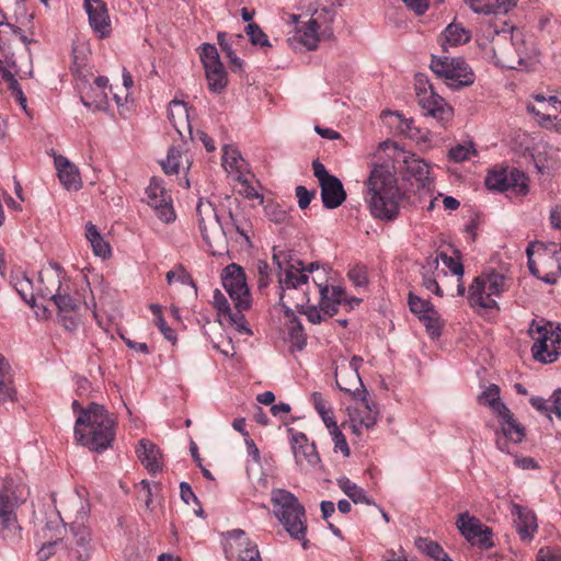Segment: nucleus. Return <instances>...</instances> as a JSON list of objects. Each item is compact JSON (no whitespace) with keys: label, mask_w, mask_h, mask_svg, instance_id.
<instances>
[{"label":"nucleus","mask_w":561,"mask_h":561,"mask_svg":"<svg viewBox=\"0 0 561 561\" xmlns=\"http://www.w3.org/2000/svg\"><path fill=\"white\" fill-rule=\"evenodd\" d=\"M273 261L278 267V283L282 291V298L289 290H301L302 297L296 302L299 313L305 314L309 322L321 323L327 318L333 317L339 311V306L345 301V291L340 286L319 284L313 280L319 289V306L311 305L309 298V275L318 265L310 263L308 266L290 252L273 249Z\"/></svg>","instance_id":"nucleus-1"},{"label":"nucleus","mask_w":561,"mask_h":561,"mask_svg":"<svg viewBox=\"0 0 561 561\" xmlns=\"http://www.w3.org/2000/svg\"><path fill=\"white\" fill-rule=\"evenodd\" d=\"M71 407L77 414L73 427L76 442L95 453L107 449L115 437V421L107 410L96 403L81 408L77 400Z\"/></svg>","instance_id":"nucleus-2"},{"label":"nucleus","mask_w":561,"mask_h":561,"mask_svg":"<svg viewBox=\"0 0 561 561\" xmlns=\"http://www.w3.org/2000/svg\"><path fill=\"white\" fill-rule=\"evenodd\" d=\"M368 204L374 218L393 221L400 214L402 193L394 174L386 167H375L367 181Z\"/></svg>","instance_id":"nucleus-3"},{"label":"nucleus","mask_w":561,"mask_h":561,"mask_svg":"<svg viewBox=\"0 0 561 561\" xmlns=\"http://www.w3.org/2000/svg\"><path fill=\"white\" fill-rule=\"evenodd\" d=\"M513 280L494 270L483 272L472 280L468 289V304L479 314H497L496 298L510 290Z\"/></svg>","instance_id":"nucleus-4"},{"label":"nucleus","mask_w":561,"mask_h":561,"mask_svg":"<svg viewBox=\"0 0 561 561\" xmlns=\"http://www.w3.org/2000/svg\"><path fill=\"white\" fill-rule=\"evenodd\" d=\"M27 490L22 483L7 479L0 490V527L2 536L10 542L22 539V527L18 520V510L26 502Z\"/></svg>","instance_id":"nucleus-5"},{"label":"nucleus","mask_w":561,"mask_h":561,"mask_svg":"<svg viewBox=\"0 0 561 561\" xmlns=\"http://www.w3.org/2000/svg\"><path fill=\"white\" fill-rule=\"evenodd\" d=\"M271 501L274 514L291 538L302 541L304 549L308 548L306 540V511L298 499L289 491L276 489L272 491Z\"/></svg>","instance_id":"nucleus-6"},{"label":"nucleus","mask_w":561,"mask_h":561,"mask_svg":"<svg viewBox=\"0 0 561 561\" xmlns=\"http://www.w3.org/2000/svg\"><path fill=\"white\" fill-rule=\"evenodd\" d=\"M145 194L147 224L153 231L159 232L160 225L168 226L176 220L172 193L165 187L162 179L153 176Z\"/></svg>","instance_id":"nucleus-7"},{"label":"nucleus","mask_w":561,"mask_h":561,"mask_svg":"<svg viewBox=\"0 0 561 561\" xmlns=\"http://www.w3.org/2000/svg\"><path fill=\"white\" fill-rule=\"evenodd\" d=\"M528 268L547 284L557 283L561 276V244L536 241L526 249Z\"/></svg>","instance_id":"nucleus-8"},{"label":"nucleus","mask_w":561,"mask_h":561,"mask_svg":"<svg viewBox=\"0 0 561 561\" xmlns=\"http://www.w3.org/2000/svg\"><path fill=\"white\" fill-rule=\"evenodd\" d=\"M528 333L534 341L531 353L536 360L549 364L558 359L561 353V330L559 328L551 322L539 324L533 321Z\"/></svg>","instance_id":"nucleus-9"},{"label":"nucleus","mask_w":561,"mask_h":561,"mask_svg":"<svg viewBox=\"0 0 561 561\" xmlns=\"http://www.w3.org/2000/svg\"><path fill=\"white\" fill-rule=\"evenodd\" d=\"M431 69L454 90L470 87L476 80L474 72L462 58L432 56Z\"/></svg>","instance_id":"nucleus-10"},{"label":"nucleus","mask_w":561,"mask_h":561,"mask_svg":"<svg viewBox=\"0 0 561 561\" xmlns=\"http://www.w3.org/2000/svg\"><path fill=\"white\" fill-rule=\"evenodd\" d=\"M85 515V512L80 513L69 526L71 537L68 538V556L73 561H89L95 551L91 530L83 520Z\"/></svg>","instance_id":"nucleus-11"},{"label":"nucleus","mask_w":561,"mask_h":561,"mask_svg":"<svg viewBox=\"0 0 561 561\" xmlns=\"http://www.w3.org/2000/svg\"><path fill=\"white\" fill-rule=\"evenodd\" d=\"M528 178L523 171L512 169H494L485 178L489 190L511 192L515 195H526L528 192Z\"/></svg>","instance_id":"nucleus-12"},{"label":"nucleus","mask_w":561,"mask_h":561,"mask_svg":"<svg viewBox=\"0 0 561 561\" xmlns=\"http://www.w3.org/2000/svg\"><path fill=\"white\" fill-rule=\"evenodd\" d=\"M207 85L213 93H221L228 84V76L215 45L204 44L201 51Z\"/></svg>","instance_id":"nucleus-13"},{"label":"nucleus","mask_w":561,"mask_h":561,"mask_svg":"<svg viewBox=\"0 0 561 561\" xmlns=\"http://www.w3.org/2000/svg\"><path fill=\"white\" fill-rule=\"evenodd\" d=\"M222 286L233 304L241 308L251 307V295L242 267L234 263L229 264L222 273Z\"/></svg>","instance_id":"nucleus-14"},{"label":"nucleus","mask_w":561,"mask_h":561,"mask_svg":"<svg viewBox=\"0 0 561 561\" xmlns=\"http://www.w3.org/2000/svg\"><path fill=\"white\" fill-rule=\"evenodd\" d=\"M225 553L229 561H262L257 545L242 529L228 533Z\"/></svg>","instance_id":"nucleus-15"},{"label":"nucleus","mask_w":561,"mask_h":561,"mask_svg":"<svg viewBox=\"0 0 561 561\" xmlns=\"http://www.w3.org/2000/svg\"><path fill=\"white\" fill-rule=\"evenodd\" d=\"M457 527L472 546H477L481 550L493 547L491 529L482 525L478 518L470 516L468 512L458 516Z\"/></svg>","instance_id":"nucleus-16"},{"label":"nucleus","mask_w":561,"mask_h":561,"mask_svg":"<svg viewBox=\"0 0 561 561\" xmlns=\"http://www.w3.org/2000/svg\"><path fill=\"white\" fill-rule=\"evenodd\" d=\"M196 216L202 237L207 245L213 249V242L221 239L225 233L216 209L209 202H199L196 207Z\"/></svg>","instance_id":"nucleus-17"},{"label":"nucleus","mask_w":561,"mask_h":561,"mask_svg":"<svg viewBox=\"0 0 561 561\" xmlns=\"http://www.w3.org/2000/svg\"><path fill=\"white\" fill-rule=\"evenodd\" d=\"M417 101L423 108L425 115L436 119L442 125H445L453 117V107L447 102L434 92L433 87L421 89L419 88Z\"/></svg>","instance_id":"nucleus-18"},{"label":"nucleus","mask_w":561,"mask_h":561,"mask_svg":"<svg viewBox=\"0 0 561 561\" xmlns=\"http://www.w3.org/2000/svg\"><path fill=\"white\" fill-rule=\"evenodd\" d=\"M501 433L496 432V447L503 453H510L508 440L515 444L520 443L525 437L524 426L517 422L511 410L500 413Z\"/></svg>","instance_id":"nucleus-19"},{"label":"nucleus","mask_w":561,"mask_h":561,"mask_svg":"<svg viewBox=\"0 0 561 561\" xmlns=\"http://www.w3.org/2000/svg\"><path fill=\"white\" fill-rule=\"evenodd\" d=\"M89 18V24L100 37H106L111 32V22L106 4L102 0H83Z\"/></svg>","instance_id":"nucleus-20"},{"label":"nucleus","mask_w":561,"mask_h":561,"mask_svg":"<svg viewBox=\"0 0 561 561\" xmlns=\"http://www.w3.org/2000/svg\"><path fill=\"white\" fill-rule=\"evenodd\" d=\"M53 157L60 184L67 191H79L82 187V180L78 167L68 158L56 152L53 153Z\"/></svg>","instance_id":"nucleus-21"},{"label":"nucleus","mask_w":561,"mask_h":561,"mask_svg":"<svg viewBox=\"0 0 561 561\" xmlns=\"http://www.w3.org/2000/svg\"><path fill=\"white\" fill-rule=\"evenodd\" d=\"M39 280L43 287L39 289L43 297H49L64 289L70 279L67 277L62 267L57 263H50L47 267L39 272Z\"/></svg>","instance_id":"nucleus-22"},{"label":"nucleus","mask_w":561,"mask_h":561,"mask_svg":"<svg viewBox=\"0 0 561 561\" xmlns=\"http://www.w3.org/2000/svg\"><path fill=\"white\" fill-rule=\"evenodd\" d=\"M511 514L515 516L514 523L520 539H533L538 529L537 517L534 511L517 503H512Z\"/></svg>","instance_id":"nucleus-23"},{"label":"nucleus","mask_w":561,"mask_h":561,"mask_svg":"<svg viewBox=\"0 0 561 561\" xmlns=\"http://www.w3.org/2000/svg\"><path fill=\"white\" fill-rule=\"evenodd\" d=\"M319 185L321 190V199L325 208H337L346 199V193L343 184L336 176Z\"/></svg>","instance_id":"nucleus-24"},{"label":"nucleus","mask_w":561,"mask_h":561,"mask_svg":"<svg viewBox=\"0 0 561 561\" xmlns=\"http://www.w3.org/2000/svg\"><path fill=\"white\" fill-rule=\"evenodd\" d=\"M476 13L506 15L516 7L517 0H465Z\"/></svg>","instance_id":"nucleus-25"},{"label":"nucleus","mask_w":561,"mask_h":561,"mask_svg":"<svg viewBox=\"0 0 561 561\" xmlns=\"http://www.w3.org/2000/svg\"><path fill=\"white\" fill-rule=\"evenodd\" d=\"M335 382L341 391L352 393L354 397L360 396L365 392V390H359L364 385L358 371H355V369L337 367L335 371Z\"/></svg>","instance_id":"nucleus-26"},{"label":"nucleus","mask_w":561,"mask_h":561,"mask_svg":"<svg viewBox=\"0 0 561 561\" xmlns=\"http://www.w3.org/2000/svg\"><path fill=\"white\" fill-rule=\"evenodd\" d=\"M535 100L537 101L538 106L528 104L527 110L541 117L543 121H549L551 118L557 119L558 115L561 114V100L558 98L550 96L546 99L543 95H536Z\"/></svg>","instance_id":"nucleus-27"},{"label":"nucleus","mask_w":561,"mask_h":561,"mask_svg":"<svg viewBox=\"0 0 561 561\" xmlns=\"http://www.w3.org/2000/svg\"><path fill=\"white\" fill-rule=\"evenodd\" d=\"M142 465L150 474L161 472L164 467L163 455L152 442L142 439Z\"/></svg>","instance_id":"nucleus-28"},{"label":"nucleus","mask_w":561,"mask_h":561,"mask_svg":"<svg viewBox=\"0 0 561 561\" xmlns=\"http://www.w3.org/2000/svg\"><path fill=\"white\" fill-rule=\"evenodd\" d=\"M84 230L85 239L89 241L94 255L103 260L108 259L112 254L111 245L100 233L98 227L91 221H88Z\"/></svg>","instance_id":"nucleus-29"},{"label":"nucleus","mask_w":561,"mask_h":561,"mask_svg":"<svg viewBox=\"0 0 561 561\" xmlns=\"http://www.w3.org/2000/svg\"><path fill=\"white\" fill-rule=\"evenodd\" d=\"M10 283L25 302L31 307H35L33 283L24 271L20 268L13 270Z\"/></svg>","instance_id":"nucleus-30"},{"label":"nucleus","mask_w":561,"mask_h":561,"mask_svg":"<svg viewBox=\"0 0 561 561\" xmlns=\"http://www.w3.org/2000/svg\"><path fill=\"white\" fill-rule=\"evenodd\" d=\"M285 317L287 318V331L289 341L296 350H302L307 343V335L304 332V327L300 320L295 316V312L289 308L285 307Z\"/></svg>","instance_id":"nucleus-31"},{"label":"nucleus","mask_w":561,"mask_h":561,"mask_svg":"<svg viewBox=\"0 0 561 561\" xmlns=\"http://www.w3.org/2000/svg\"><path fill=\"white\" fill-rule=\"evenodd\" d=\"M470 39V32L466 30L460 23H450L442 34V46L447 50L446 46L456 47L468 43Z\"/></svg>","instance_id":"nucleus-32"},{"label":"nucleus","mask_w":561,"mask_h":561,"mask_svg":"<svg viewBox=\"0 0 561 561\" xmlns=\"http://www.w3.org/2000/svg\"><path fill=\"white\" fill-rule=\"evenodd\" d=\"M169 121L180 135H182V128L184 127H186L190 134H192L191 125L188 123V112L185 103L178 100L170 102Z\"/></svg>","instance_id":"nucleus-33"},{"label":"nucleus","mask_w":561,"mask_h":561,"mask_svg":"<svg viewBox=\"0 0 561 561\" xmlns=\"http://www.w3.org/2000/svg\"><path fill=\"white\" fill-rule=\"evenodd\" d=\"M359 425H364L366 430L373 428L378 422L379 412L375 403H369L364 397L359 407H357L353 414H351Z\"/></svg>","instance_id":"nucleus-34"},{"label":"nucleus","mask_w":561,"mask_h":561,"mask_svg":"<svg viewBox=\"0 0 561 561\" xmlns=\"http://www.w3.org/2000/svg\"><path fill=\"white\" fill-rule=\"evenodd\" d=\"M321 25L318 23L317 19H310L304 28H300L296 33V38L307 49L312 50L316 49L318 43L321 38V34L319 30Z\"/></svg>","instance_id":"nucleus-35"},{"label":"nucleus","mask_w":561,"mask_h":561,"mask_svg":"<svg viewBox=\"0 0 561 561\" xmlns=\"http://www.w3.org/2000/svg\"><path fill=\"white\" fill-rule=\"evenodd\" d=\"M184 161L188 160L184 157L183 146H173L169 149L167 160L162 163V169L167 174H178L181 168H184Z\"/></svg>","instance_id":"nucleus-36"},{"label":"nucleus","mask_w":561,"mask_h":561,"mask_svg":"<svg viewBox=\"0 0 561 561\" xmlns=\"http://www.w3.org/2000/svg\"><path fill=\"white\" fill-rule=\"evenodd\" d=\"M407 174L421 184L426 186L430 181V165L422 159L411 158L405 160Z\"/></svg>","instance_id":"nucleus-37"},{"label":"nucleus","mask_w":561,"mask_h":561,"mask_svg":"<svg viewBox=\"0 0 561 561\" xmlns=\"http://www.w3.org/2000/svg\"><path fill=\"white\" fill-rule=\"evenodd\" d=\"M339 488L355 503L370 505L373 501L366 495L365 491L352 482L348 478L342 477L336 480Z\"/></svg>","instance_id":"nucleus-38"},{"label":"nucleus","mask_w":561,"mask_h":561,"mask_svg":"<svg viewBox=\"0 0 561 561\" xmlns=\"http://www.w3.org/2000/svg\"><path fill=\"white\" fill-rule=\"evenodd\" d=\"M148 309L152 314V323L168 341L174 342L176 340V335L174 330L165 322L164 308L159 304H149Z\"/></svg>","instance_id":"nucleus-39"},{"label":"nucleus","mask_w":561,"mask_h":561,"mask_svg":"<svg viewBox=\"0 0 561 561\" xmlns=\"http://www.w3.org/2000/svg\"><path fill=\"white\" fill-rule=\"evenodd\" d=\"M479 402L489 405L496 415L507 411V407L500 400V388L496 385L488 387L479 396Z\"/></svg>","instance_id":"nucleus-40"},{"label":"nucleus","mask_w":561,"mask_h":561,"mask_svg":"<svg viewBox=\"0 0 561 561\" xmlns=\"http://www.w3.org/2000/svg\"><path fill=\"white\" fill-rule=\"evenodd\" d=\"M248 309L249 308H241L234 304V309L231 308L230 310L226 311L220 320L233 327L240 333L250 334L251 331L247 327V320L243 314V311Z\"/></svg>","instance_id":"nucleus-41"},{"label":"nucleus","mask_w":561,"mask_h":561,"mask_svg":"<svg viewBox=\"0 0 561 561\" xmlns=\"http://www.w3.org/2000/svg\"><path fill=\"white\" fill-rule=\"evenodd\" d=\"M70 283H67L64 289L55 293L51 298H49L54 301L60 312H71L77 309V301L70 295Z\"/></svg>","instance_id":"nucleus-42"},{"label":"nucleus","mask_w":561,"mask_h":561,"mask_svg":"<svg viewBox=\"0 0 561 561\" xmlns=\"http://www.w3.org/2000/svg\"><path fill=\"white\" fill-rule=\"evenodd\" d=\"M221 160L225 170L237 171L241 173L243 159L236 147L230 145L224 146Z\"/></svg>","instance_id":"nucleus-43"},{"label":"nucleus","mask_w":561,"mask_h":561,"mask_svg":"<svg viewBox=\"0 0 561 561\" xmlns=\"http://www.w3.org/2000/svg\"><path fill=\"white\" fill-rule=\"evenodd\" d=\"M294 455L297 463L299 465L306 462L307 465L314 467L320 462V456L313 443L305 444V446H295Z\"/></svg>","instance_id":"nucleus-44"},{"label":"nucleus","mask_w":561,"mask_h":561,"mask_svg":"<svg viewBox=\"0 0 561 561\" xmlns=\"http://www.w3.org/2000/svg\"><path fill=\"white\" fill-rule=\"evenodd\" d=\"M477 149L471 141H465L451 147L448 151L449 160L460 163L470 160L477 156Z\"/></svg>","instance_id":"nucleus-45"},{"label":"nucleus","mask_w":561,"mask_h":561,"mask_svg":"<svg viewBox=\"0 0 561 561\" xmlns=\"http://www.w3.org/2000/svg\"><path fill=\"white\" fill-rule=\"evenodd\" d=\"M142 490L147 491L146 506L148 510L157 513H162L163 497L159 494L160 485L153 484L152 486L146 480L141 481Z\"/></svg>","instance_id":"nucleus-46"},{"label":"nucleus","mask_w":561,"mask_h":561,"mask_svg":"<svg viewBox=\"0 0 561 561\" xmlns=\"http://www.w3.org/2000/svg\"><path fill=\"white\" fill-rule=\"evenodd\" d=\"M420 551L435 559L436 561H451L444 549L437 543L428 539L420 538L416 541Z\"/></svg>","instance_id":"nucleus-47"},{"label":"nucleus","mask_w":561,"mask_h":561,"mask_svg":"<svg viewBox=\"0 0 561 561\" xmlns=\"http://www.w3.org/2000/svg\"><path fill=\"white\" fill-rule=\"evenodd\" d=\"M420 321L424 324L426 332L432 339L440 336L444 321L435 308L431 309L430 313H426Z\"/></svg>","instance_id":"nucleus-48"},{"label":"nucleus","mask_w":561,"mask_h":561,"mask_svg":"<svg viewBox=\"0 0 561 561\" xmlns=\"http://www.w3.org/2000/svg\"><path fill=\"white\" fill-rule=\"evenodd\" d=\"M18 38L20 42H22L26 47L32 43V39H30L22 31L21 28L14 26L11 23L0 22V45L5 44L11 38Z\"/></svg>","instance_id":"nucleus-49"},{"label":"nucleus","mask_w":561,"mask_h":561,"mask_svg":"<svg viewBox=\"0 0 561 561\" xmlns=\"http://www.w3.org/2000/svg\"><path fill=\"white\" fill-rule=\"evenodd\" d=\"M438 267V256L435 259L428 261L427 266L422 267V279H423V286L430 290L436 294L437 296H443V290L440 289L437 280L433 275L431 274L433 268Z\"/></svg>","instance_id":"nucleus-50"},{"label":"nucleus","mask_w":561,"mask_h":561,"mask_svg":"<svg viewBox=\"0 0 561 561\" xmlns=\"http://www.w3.org/2000/svg\"><path fill=\"white\" fill-rule=\"evenodd\" d=\"M311 402L316 411L321 416L323 423L325 425L335 421L332 409L327 404V400L323 398L322 393L313 392L311 394Z\"/></svg>","instance_id":"nucleus-51"},{"label":"nucleus","mask_w":561,"mask_h":561,"mask_svg":"<svg viewBox=\"0 0 561 561\" xmlns=\"http://www.w3.org/2000/svg\"><path fill=\"white\" fill-rule=\"evenodd\" d=\"M408 305L410 311L416 314L420 320L425 317L426 313H430L431 309H434V306L428 300L422 299L413 293L409 294Z\"/></svg>","instance_id":"nucleus-52"},{"label":"nucleus","mask_w":561,"mask_h":561,"mask_svg":"<svg viewBox=\"0 0 561 561\" xmlns=\"http://www.w3.org/2000/svg\"><path fill=\"white\" fill-rule=\"evenodd\" d=\"M329 430V433L334 442L335 450H340L345 457L350 456V447L347 445L346 438L344 434L340 431L335 421L325 425Z\"/></svg>","instance_id":"nucleus-53"},{"label":"nucleus","mask_w":561,"mask_h":561,"mask_svg":"<svg viewBox=\"0 0 561 561\" xmlns=\"http://www.w3.org/2000/svg\"><path fill=\"white\" fill-rule=\"evenodd\" d=\"M4 358L0 356V402H5L13 399L14 389L11 385V379L8 373L2 368Z\"/></svg>","instance_id":"nucleus-54"},{"label":"nucleus","mask_w":561,"mask_h":561,"mask_svg":"<svg viewBox=\"0 0 561 561\" xmlns=\"http://www.w3.org/2000/svg\"><path fill=\"white\" fill-rule=\"evenodd\" d=\"M245 32L248 36L250 37V41L254 45H261V46H270L267 36L262 32V30L255 23H250L245 27Z\"/></svg>","instance_id":"nucleus-55"},{"label":"nucleus","mask_w":561,"mask_h":561,"mask_svg":"<svg viewBox=\"0 0 561 561\" xmlns=\"http://www.w3.org/2000/svg\"><path fill=\"white\" fill-rule=\"evenodd\" d=\"M100 92L95 94V99L94 100H88L85 96H81V102L82 104L90 108V110H93V111H104L106 110L107 107V94L105 91H101L99 90Z\"/></svg>","instance_id":"nucleus-56"},{"label":"nucleus","mask_w":561,"mask_h":561,"mask_svg":"<svg viewBox=\"0 0 561 561\" xmlns=\"http://www.w3.org/2000/svg\"><path fill=\"white\" fill-rule=\"evenodd\" d=\"M256 273H257V283L260 288H265L270 285L271 277V268L266 261L259 260L255 264Z\"/></svg>","instance_id":"nucleus-57"},{"label":"nucleus","mask_w":561,"mask_h":561,"mask_svg":"<svg viewBox=\"0 0 561 561\" xmlns=\"http://www.w3.org/2000/svg\"><path fill=\"white\" fill-rule=\"evenodd\" d=\"M238 182L242 186V193L247 198L263 201V196L256 191V188L251 184L249 178L245 174L240 173L237 178Z\"/></svg>","instance_id":"nucleus-58"},{"label":"nucleus","mask_w":561,"mask_h":561,"mask_svg":"<svg viewBox=\"0 0 561 561\" xmlns=\"http://www.w3.org/2000/svg\"><path fill=\"white\" fill-rule=\"evenodd\" d=\"M295 194L298 199L300 209H306L310 205L311 201L316 197L317 191H309L305 186L298 185L295 188Z\"/></svg>","instance_id":"nucleus-59"},{"label":"nucleus","mask_w":561,"mask_h":561,"mask_svg":"<svg viewBox=\"0 0 561 561\" xmlns=\"http://www.w3.org/2000/svg\"><path fill=\"white\" fill-rule=\"evenodd\" d=\"M348 278L355 286H365L368 283L367 270L365 266L356 265L347 273Z\"/></svg>","instance_id":"nucleus-60"},{"label":"nucleus","mask_w":561,"mask_h":561,"mask_svg":"<svg viewBox=\"0 0 561 561\" xmlns=\"http://www.w3.org/2000/svg\"><path fill=\"white\" fill-rule=\"evenodd\" d=\"M213 305L216 308L219 318H221L226 311L231 309L226 296L219 289H215L213 293Z\"/></svg>","instance_id":"nucleus-61"},{"label":"nucleus","mask_w":561,"mask_h":561,"mask_svg":"<svg viewBox=\"0 0 561 561\" xmlns=\"http://www.w3.org/2000/svg\"><path fill=\"white\" fill-rule=\"evenodd\" d=\"M536 561H561V549L541 548L537 553Z\"/></svg>","instance_id":"nucleus-62"},{"label":"nucleus","mask_w":561,"mask_h":561,"mask_svg":"<svg viewBox=\"0 0 561 561\" xmlns=\"http://www.w3.org/2000/svg\"><path fill=\"white\" fill-rule=\"evenodd\" d=\"M440 260L450 270V272L455 275L462 276L463 274V266L460 263L458 259H455L453 256H448L445 253L439 254Z\"/></svg>","instance_id":"nucleus-63"},{"label":"nucleus","mask_w":561,"mask_h":561,"mask_svg":"<svg viewBox=\"0 0 561 561\" xmlns=\"http://www.w3.org/2000/svg\"><path fill=\"white\" fill-rule=\"evenodd\" d=\"M312 170H313V175L317 178L319 184L335 178L334 175L330 174L328 172V170L325 169L324 164H322L318 160H314L312 162Z\"/></svg>","instance_id":"nucleus-64"}]
</instances>
